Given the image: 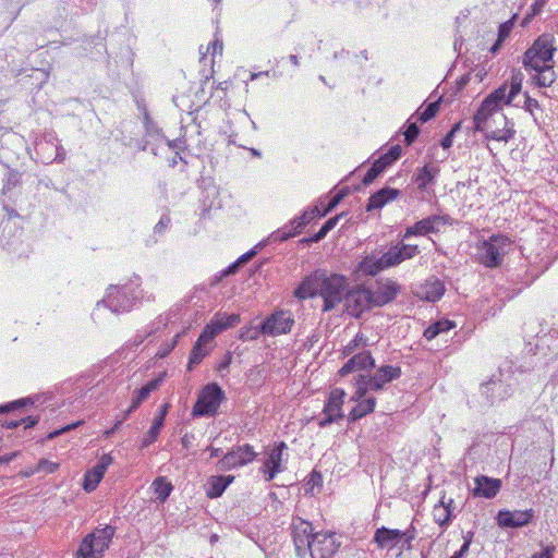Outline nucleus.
Returning a JSON list of instances; mask_svg holds the SVG:
<instances>
[{
    "instance_id": "1",
    "label": "nucleus",
    "mask_w": 558,
    "mask_h": 558,
    "mask_svg": "<svg viewBox=\"0 0 558 558\" xmlns=\"http://www.w3.org/2000/svg\"><path fill=\"white\" fill-rule=\"evenodd\" d=\"M348 287L347 277L317 269L303 279L294 290V296L299 300L320 296L324 301L323 312H329L344 301Z\"/></svg>"
},
{
    "instance_id": "2",
    "label": "nucleus",
    "mask_w": 558,
    "mask_h": 558,
    "mask_svg": "<svg viewBox=\"0 0 558 558\" xmlns=\"http://www.w3.org/2000/svg\"><path fill=\"white\" fill-rule=\"evenodd\" d=\"M114 532L116 529L112 525L95 529L81 542L76 558H101L104 553L109 548Z\"/></svg>"
},
{
    "instance_id": "3",
    "label": "nucleus",
    "mask_w": 558,
    "mask_h": 558,
    "mask_svg": "<svg viewBox=\"0 0 558 558\" xmlns=\"http://www.w3.org/2000/svg\"><path fill=\"white\" fill-rule=\"evenodd\" d=\"M554 37L548 34L541 35L523 56V65L526 70L539 69L553 60L556 47Z\"/></svg>"
},
{
    "instance_id": "4",
    "label": "nucleus",
    "mask_w": 558,
    "mask_h": 558,
    "mask_svg": "<svg viewBox=\"0 0 558 558\" xmlns=\"http://www.w3.org/2000/svg\"><path fill=\"white\" fill-rule=\"evenodd\" d=\"M510 243L509 238L505 235H492L477 245L476 257L486 267H497L501 264Z\"/></svg>"
},
{
    "instance_id": "5",
    "label": "nucleus",
    "mask_w": 558,
    "mask_h": 558,
    "mask_svg": "<svg viewBox=\"0 0 558 558\" xmlns=\"http://www.w3.org/2000/svg\"><path fill=\"white\" fill-rule=\"evenodd\" d=\"M401 376V368L398 366L385 365L379 367L371 377L359 375L355 381L357 399L364 397L368 389L381 390L385 385L398 379Z\"/></svg>"
},
{
    "instance_id": "6",
    "label": "nucleus",
    "mask_w": 558,
    "mask_h": 558,
    "mask_svg": "<svg viewBox=\"0 0 558 558\" xmlns=\"http://www.w3.org/2000/svg\"><path fill=\"white\" fill-rule=\"evenodd\" d=\"M225 398L223 390L217 384H209L204 387L193 408L195 416L215 415Z\"/></svg>"
},
{
    "instance_id": "7",
    "label": "nucleus",
    "mask_w": 558,
    "mask_h": 558,
    "mask_svg": "<svg viewBox=\"0 0 558 558\" xmlns=\"http://www.w3.org/2000/svg\"><path fill=\"white\" fill-rule=\"evenodd\" d=\"M473 122L474 129L480 132L488 131L492 126L509 123L507 117L498 108H495L490 100L486 99L477 109Z\"/></svg>"
},
{
    "instance_id": "8",
    "label": "nucleus",
    "mask_w": 558,
    "mask_h": 558,
    "mask_svg": "<svg viewBox=\"0 0 558 558\" xmlns=\"http://www.w3.org/2000/svg\"><path fill=\"white\" fill-rule=\"evenodd\" d=\"M20 183V174L17 172H9L5 183L2 189V206L3 209L9 214V217H17L19 210H22V197L19 190H16Z\"/></svg>"
},
{
    "instance_id": "9",
    "label": "nucleus",
    "mask_w": 558,
    "mask_h": 558,
    "mask_svg": "<svg viewBox=\"0 0 558 558\" xmlns=\"http://www.w3.org/2000/svg\"><path fill=\"white\" fill-rule=\"evenodd\" d=\"M294 317L290 311L278 310L267 316L262 323L264 336L277 337L289 333L294 325Z\"/></svg>"
},
{
    "instance_id": "10",
    "label": "nucleus",
    "mask_w": 558,
    "mask_h": 558,
    "mask_svg": "<svg viewBox=\"0 0 558 558\" xmlns=\"http://www.w3.org/2000/svg\"><path fill=\"white\" fill-rule=\"evenodd\" d=\"M256 456L257 453L253 446L245 444L233 447L218 461L217 465L220 471H230L251 463L255 460Z\"/></svg>"
},
{
    "instance_id": "11",
    "label": "nucleus",
    "mask_w": 558,
    "mask_h": 558,
    "mask_svg": "<svg viewBox=\"0 0 558 558\" xmlns=\"http://www.w3.org/2000/svg\"><path fill=\"white\" fill-rule=\"evenodd\" d=\"M135 299L128 287H110L106 299L98 302L97 306L105 304L112 313H125L131 311Z\"/></svg>"
},
{
    "instance_id": "12",
    "label": "nucleus",
    "mask_w": 558,
    "mask_h": 558,
    "mask_svg": "<svg viewBox=\"0 0 558 558\" xmlns=\"http://www.w3.org/2000/svg\"><path fill=\"white\" fill-rule=\"evenodd\" d=\"M319 209L314 207L310 211H304L302 216L292 219L288 225L274 231L269 238V242H282L301 232L304 226H306L316 216H319Z\"/></svg>"
},
{
    "instance_id": "13",
    "label": "nucleus",
    "mask_w": 558,
    "mask_h": 558,
    "mask_svg": "<svg viewBox=\"0 0 558 558\" xmlns=\"http://www.w3.org/2000/svg\"><path fill=\"white\" fill-rule=\"evenodd\" d=\"M340 544L337 543L333 533L318 532L313 535L307 551L312 558H331L338 550Z\"/></svg>"
},
{
    "instance_id": "14",
    "label": "nucleus",
    "mask_w": 558,
    "mask_h": 558,
    "mask_svg": "<svg viewBox=\"0 0 558 558\" xmlns=\"http://www.w3.org/2000/svg\"><path fill=\"white\" fill-rule=\"evenodd\" d=\"M344 397L345 392L340 388H335L330 391L322 417L318 421L319 427H326L343 417L342 404Z\"/></svg>"
},
{
    "instance_id": "15",
    "label": "nucleus",
    "mask_w": 558,
    "mask_h": 558,
    "mask_svg": "<svg viewBox=\"0 0 558 558\" xmlns=\"http://www.w3.org/2000/svg\"><path fill=\"white\" fill-rule=\"evenodd\" d=\"M344 301L347 311L355 317H359L365 310H369L374 306L371 289L365 288H355L352 290L348 288Z\"/></svg>"
},
{
    "instance_id": "16",
    "label": "nucleus",
    "mask_w": 558,
    "mask_h": 558,
    "mask_svg": "<svg viewBox=\"0 0 558 558\" xmlns=\"http://www.w3.org/2000/svg\"><path fill=\"white\" fill-rule=\"evenodd\" d=\"M37 146L40 148L37 154H39L40 160L44 163L60 162L65 158V151L53 132L46 133L40 142L37 143Z\"/></svg>"
},
{
    "instance_id": "17",
    "label": "nucleus",
    "mask_w": 558,
    "mask_h": 558,
    "mask_svg": "<svg viewBox=\"0 0 558 558\" xmlns=\"http://www.w3.org/2000/svg\"><path fill=\"white\" fill-rule=\"evenodd\" d=\"M291 531L298 556L303 557L307 553V546L313 538L312 523L296 517L292 519Z\"/></svg>"
},
{
    "instance_id": "18",
    "label": "nucleus",
    "mask_w": 558,
    "mask_h": 558,
    "mask_svg": "<svg viewBox=\"0 0 558 558\" xmlns=\"http://www.w3.org/2000/svg\"><path fill=\"white\" fill-rule=\"evenodd\" d=\"M287 449V444L284 441H280L274 448L266 452L267 458L265 459L263 466L260 468V472L264 474L265 481H272L278 473L283 471L282 457L283 451Z\"/></svg>"
},
{
    "instance_id": "19",
    "label": "nucleus",
    "mask_w": 558,
    "mask_h": 558,
    "mask_svg": "<svg viewBox=\"0 0 558 558\" xmlns=\"http://www.w3.org/2000/svg\"><path fill=\"white\" fill-rule=\"evenodd\" d=\"M400 292V286L390 279H380L371 289L374 306H384L392 302Z\"/></svg>"
},
{
    "instance_id": "20",
    "label": "nucleus",
    "mask_w": 558,
    "mask_h": 558,
    "mask_svg": "<svg viewBox=\"0 0 558 558\" xmlns=\"http://www.w3.org/2000/svg\"><path fill=\"white\" fill-rule=\"evenodd\" d=\"M240 322L239 314L217 313L203 329V338L211 339Z\"/></svg>"
},
{
    "instance_id": "21",
    "label": "nucleus",
    "mask_w": 558,
    "mask_h": 558,
    "mask_svg": "<svg viewBox=\"0 0 558 558\" xmlns=\"http://www.w3.org/2000/svg\"><path fill=\"white\" fill-rule=\"evenodd\" d=\"M534 517L533 509L527 510H500L497 514V523L501 527H522L527 525Z\"/></svg>"
},
{
    "instance_id": "22",
    "label": "nucleus",
    "mask_w": 558,
    "mask_h": 558,
    "mask_svg": "<svg viewBox=\"0 0 558 558\" xmlns=\"http://www.w3.org/2000/svg\"><path fill=\"white\" fill-rule=\"evenodd\" d=\"M23 243L22 231L10 219L0 225V245L8 251H17Z\"/></svg>"
},
{
    "instance_id": "23",
    "label": "nucleus",
    "mask_w": 558,
    "mask_h": 558,
    "mask_svg": "<svg viewBox=\"0 0 558 558\" xmlns=\"http://www.w3.org/2000/svg\"><path fill=\"white\" fill-rule=\"evenodd\" d=\"M112 457L110 454H102L97 464L84 476L83 487L86 492L90 493L96 489L99 482L104 477V474L108 466L112 463Z\"/></svg>"
},
{
    "instance_id": "24",
    "label": "nucleus",
    "mask_w": 558,
    "mask_h": 558,
    "mask_svg": "<svg viewBox=\"0 0 558 558\" xmlns=\"http://www.w3.org/2000/svg\"><path fill=\"white\" fill-rule=\"evenodd\" d=\"M165 377L166 373H161L158 375V377L149 380L140 389L134 390L132 403L130 408L125 411L124 417H128L133 411H135L141 405V403L147 400L149 395L161 386V384L165 380Z\"/></svg>"
},
{
    "instance_id": "25",
    "label": "nucleus",
    "mask_w": 558,
    "mask_h": 558,
    "mask_svg": "<svg viewBox=\"0 0 558 558\" xmlns=\"http://www.w3.org/2000/svg\"><path fill=\"white\" fill-rule=\"evenodd\" d=\"M402 532L401 530L381 526L375 531L373 542L377 544L378 548L390 550L401 543Z\"/></svg>"
},
{
    "instance_id": "26",
    "label": "nucleus",
    "mask_w": 558,
    "mask_h": 558,
    "mask_svg": "<svg viewBox=\"0 0 558 558\" xmlns=\"http://www.w3.org/2000/svg\"><path fill=\"white\" fill-rule=\"evenodd\" d=\"M375 361L369 351H362L352 355V357L339 369L340 376H345L352 372L373 367Z\"/></svg>"
},
{
    "instance_id": "27",
    "label": "nucleus",
    "mask_w": 558,
    "mask_h": 558,
    "mask_svg": "<svg viewBox=\"0 0 558 558\" xmlns=\"http://www.w3.org/2000/svg\"><path fill=\"white\" fill-rule=\"evenodd\" d=\"M475 485L473 490L474 496L490 499L500 490L501 481L482 475L475 478Z\"/></svg>"
},
{
    "instance_id": "28",
    "label": "nucleus",
    "mask_w": 558,
    "mask_h": 558,
    "mask_svg": "<svg viewBox=\"0 0 558 558\" xmlns=\"http://www.w3.org/2000/svg\"><path fill=\"white\" fill-rule=\"evenodd\" d=\"M482 395L486 397L490 404H494L509 396V386L500 379H490L482 385Z\"/></svg>"
},
{
    "instance_id": "29",
    "label": "nucleus",
    "mask_w": 558,
    "mask_h": 558,
    "mask_svg": "<svg viewBox=\"0 0 558 558\" xmlns=\"http://www.w3.org/2000/svg\"><path fill=\"white\" fill-rule=\"evenodd\" d=\"M445 290V284L441 280L430 277L420 288L417 295L428 302H437L444 295Z\"/></svg>"
},
{
    "instance_id": "30",
    "label": "nucleus",
    "mask_w": 558,
    "mask_h": 558,
    "mask_svg": "<svg viewBox=\"0 0 558 558\" xmlns=\"http://www.w3.org/2000/svg\"><path fill=\"white\" fill-rule=\"evenodd\" d=\"M399 193V190L388 186L377 191L368 198L366 210L372 211L375 209H380L388 202L395 199Z\"/></svg>"
},
{
    "instance_id": "31",
    "label": "nucleus",
    "mask_w": 558,
    "mask_h": 558,
    "mask_svg": "<svg viewBox=\"0 0 558 558\" xmlns=\"http://www.w3.org/2000/svg\"><path fill=\"white\" fill-rule=\"evenodd\" d=\"M352 400L356 401L357 404L351 410V412L348 415V420L351 422H355L368 413H372L375 409L376 399L374 397L365 398L362 397L357 399L356 392L352 397Z\"/></svg>"
},
{
    "instance_id": "32",
    "label": "nucleus",
    "mask_w": 558,
    "mask_h": 558,
    "mask_svg": "<svg viewBox=\"0 0 558 558\" xmlns=\"http://www.w3.org/2000/svg\"><path fill=\"white\" fill-rule=\"evenodd\" d=\"M384 269H387V266L381 262V256L375 255H367L356 266V271L364 276H375Z\"/></svg>"
},
{
    "instance_id": "33",
    "label": "nucleus",
    "mask_w": 558,
    "mask_h": 558,
    "mask_svg": "<svg viewBox=\"0 0 558 558\" xmlns=\"http://www.w3.org/2000/svg\"><path fill=\"white\" fill-rule=\"evenodd\" d=\"M439 173L437 167L425 165L418 168L414 174V182L420 191H425L429 184H433Z\"/></svg>"
},
{
    "instance_id": "34",
    "label": "nucleus",
    "mask_w": 558,
    "mask_h": 558,
    "mask_svg": "<svg viewBox=\"0 0 558 558\" xmlns=\"http://www.w3.org/2000/svg\"><path fill=\"white\" fill-rule=\"evenodd\" d=\"M234 481L233 475H219V476H211L208 480V489H207V496L209 498H218L220 497L223 492L227 489V487Z\"/></svg>"
},
{
    "instance_id": "35",
    "label": "nucleus",
    "mask_w": 558,
    "mask_h": 558,
    "mask_svg": "<svg viewBox=\"0 0 558 558\" xmlns=\"http://www.w3.org/2000/svg\"><path fill=\"white\" fill-rule=\"evenodd\" d=\"M213 341L211 339L203 338V332L199 335L196 340L189 357V369H193L195 365H198L203 359L208 354L209 350L205 347L206 343Z\"/></svg>"
},
{
    "instance_id": "36",
    "label": "nucleus",
    "mask_w": 558,
    "mask_h": 558,
    "mask_svg": "<svg viewBox=\"0 0 558 558\" xmlns=\"http://www.w3.org/2000/svg\"><path fill=\"white\" fill-rule=\"evenodd\" d=\"M533 71H535L533 80L539 87H548L556 80L554 66L550 64L539 66V69H533Z\"/></svg>"
},
{
    "instance_id": "37",
    "label": "nucleus",
    "mask_w": 558,
    "mask_h": 558,
    "mask_svg": "<svg viewBox=\"0 0 558 558\" xmlns=\"http://www.w3.org/2000/svg\"><path fill=\"white\" fill-rule=\"evenodd\" d=\"M433 232V226L429 222L428 217L415 222L413 226L408 227L402 235V240H407L411 236H422Z\"/></svg>"
},
{
    "instance_id": "38",
    "label": "nucleus",
    "mask_w": 558,
    "mask_h": 558,
    "mask_svg": "<svg viewBox=\"0 0 558 558\" xmlns=\"http://www.w3.org/2000/svg\"><path fill=\"white\" fill-rule=\"evenodd\" d=\"M454 327H456V324L451 320H448V319L437 320L425 329L424 337L427 340H433L438 335H440L442 332H447Z\"/></svg>"
},
{
    "instance_id": "39",
    "label": "nucleus",
    "mask_w": 558,
    "mask_h": 558,
    "mask_svg": "<svg viewBox=\"0 0 558 558\" xmlns=\"http://www.w3.org/2000/svg\"><path fill=\"white\" fill-rule=\"evenodd\" d=\"M404 260H407V258L403 255L399 244L392 245L386 253L381 255V262H384L387 268L398 266Z\"/></svg>"
},
{
    "instance_id": "40",
    "label": "nucleus",
    "mask_w": 558,
    "mask_h": 558,
    "mask_svg": "<svg viewBox=\"0 0 558 558\" xmlns=\"http://www.w3.org/2000/svg\"><path fill=\"white\" fill-rule=\"evenodd\" d=\"M151 487L154 489V493L156 495V499L163 502L167 500V498L170 496L173 486L170 482L166 480L163 476L157 477L153 484Z\"/></svg>"
},
{
    "instance_id": "41",
    "label": "nucleus",
    "mask_w": 558,
    "mask_h": 558,
    "mask_svg": "<svg viewBox=\"0 0 558 558\" xmlns=\"http://www.w3.org/2000/svg\"><path fill=\"white\" fill-rule=\"evenodd\" d=\"M507 125L508 124H504L502 129H494V126H492L488 131H484L486 138L495 140L498 142H509L511 138H513L515 132L512 128H508Z\"/></svg>"
},
{
    "instance_id": "42",
    "label": "nucleus",
    "mask_w": 558,
    "mask_h": 558,
    "mask_svg": "<svg viewBox=\"0 0 558 558\" xmlns=\"http://www.w3.org/2000/svg\"><path fill=\"white\" fill-rule=\"evenodd\" d=\"M390 165L380 156L367 170L366 174L363 178V184H371Z\"/></svg>"
},
{
    "instance_id": "43",
    "label": "nucleus",
    "mask_w": 558,
    "mask_h": 558,
    "mask_svg": "<svg viewBox=\"0 0 558 558\" xmlns=\"http://www.w3.org/2000/svg\"><path fill=\"white\" fill-rule=\"evenodd\" d=\"M163 424L160 422V417H155L153 424L146 435L143 437L142 447L146 448L155 442L160 434Z\"/></svg>"
},
{
    "instance_id": "44",
    "label": "nucleus",
    "mask_w": 558,
    "mask_h": 558,
    "mask_svg": "<svg viewBox=\"0 0 558 558\" xmlns=\"http://www.w3.org/2000/svg\"><path fill=\"white\" fill-rule=\"evenodd\" d=\"M521 84H522L521 77L512 76L510 88L508 89V95H507V105H513L515 107L521 106V100L515 101V98L519 96L520 90H521Z\"/></svg>"
},
{
    "instance_id": "45",
    "label": "nucleus",
    "mask_w": 558,
    "mask_h": 558,
    "mask_svg": "<svg viewBox=\"0 0 558 558\" xmlns=\"http://www.w3.org/2000/svg\"><path fill=\"white\" fill-rule=\"evenodd\" d=\"M428 219L433 226L432 233H438L441 231L442 227L451 226L453 223V219L449 215H432L428 216Z\"/></svg>"
},
{
    "instance_id": "46",
    "label": "nucleus",
    "mask_w": 558,
    "mask_h": 558,
    "mask_svg": "<svg viewBox=\"0 0 558 558\" xmlns=\"http://www.w3.org/2000/svg\"><path fill=\"white\" fill-rule=\"evenodd\" d=\"M367 345V338L363 333H357L345 347L343 353L345 355L355 354V351Z\"/></svg>"
},
{
    "instance_id": "47",
    "label": "nucleus",
    "mask_w": 558,
    "mask_h": 558,
    "mask_svg": "<svg viewBox=\"0 0 558 558\" xmlns=\"http://www.w3.org/2000/svg\"><path fill=\"white\" fill-rule=\"evenodd\" d=\"M507 95L508 87L507 85H502L499 88H497L494 93H492L489 96H487L485 99L490 100L492 105L500 110V102L505 101V104H507Z\"/></svg>"
},
{
    "instance_id": "48",
    "label": "nucleus",
    "mask_w": 558,
    "mask_h": 558,
    "mask_svg": "<svg viewBox=\"0 0 558 558\" xmlns=\"http://www.w3.org/2000/svg\"><path fill=\"white\" fill-rule=\"evenodd\" d=\"M433 514H434L435 521L440 526H448L453 517L451 510H445L444 508H440L438 506H435Z\"/></svg>"
},
{
    "instance_id": "49",
    "label": "nucleus",
    "mask_w": 558,
    "mask_h": 558,
    "mask_svg": "<svg viewBox=\"0 0 558 558\" xmlns=\"http://www.w3.org/2000/svg\"><path fill=\"white\" fill-rule=\"evenodd\" d=\"M416 537V530L413 525H410L405 531L402 532V541L399 544L400 554L403 550H410L412 548V542Z\"/></svg>"
},
{
    "instance_id": "50",
    "label": "nucleus",
    "mask_w": 558,
    "mask_h": 558,
    "mask_svg": "<svg viewBox=\"0 0 558 558\" xmlns=\"http://www.w3.org/2000/svg\"><path fill=\"white\" fill-rule=\"evenodd\" d=\"M260 335H264L262 324L255 327L243 328L240 332V339L242 341H252L258 339Z\"/></svg>"
},
{
    "instance_id": "51",
    "label": "nucleus",
    "mask_w": 558,
    "mask_h": 558,
    "mask_svg": "<svg viewBox=\"0 0 558 558\" xmlns=\"http://www.w3.org/2000/svg\"><path fill=\"white\" fill-rule=\"evenodd\" d=\"M439 109L438 101L428 104L423 111L418 112V120L421 122H427L432 118H434Z\"/></svg>"
},
{
    "instance_id": "52",
    "label": "nucleus",
    "mask_w": 558,
    "mask_h": 558,
    "mask_svg": "<svg viewBox=\"0 0 558 558\" xmlns=\"http://www.w3.org/2000/svg\"><path fill=\"white\" fill-rule=\"evenodd\" d=\"M28 402L33 403L32 398H25L15 400L13 402H10L8 404L0 405V413H8L15 410L23 409Z\"/></svg>"
},
{
    "instance_id": "53",
    "label": "nucleus",
    "mask_w": 558,
    "mask_h": 558,
    "mask_svg": "<svg viewBox=\"0 0 558 558\" xmlns=\"http://www.w3.org/2000/svg\"><path fill=\"white\" fill-rule=\"evenodd\" d=\"M21 423H25L26 427H33L35 425V418H33L32 416H27L26 418L22 417L21 420L5 418L2 422V425L7 428H15Z\"/></svg>"
},
{
    "instance_id": "54",
    "label": "nucleus",
    "mask_w": 558,
    "mask_h": 558,
    "mask_svg": "<svg viewBox=\"0 0 558 558\" xmlns=\"http://www.w3.org/2000/svg\"><path fill=\"white\" fill-rule=\"evenodd\" d=\"M420 129L416 123H409L404 131V142L407 145H411L417 137Z\"/></svg>"
},
{
    "instance_id": "55",
    "label": "nucleus",
    "mask_w": 558,
    "mask_h": 558,
    "mask_svg": "<svg viewBox=\"0 0 558 558\" xmlns=\"http://www.w3.org/2000/svg\"><path fill=\"white\" fill-rule=\"evenodd\" d=\"M520 107H523L527 112L534 116V111L539 109V104L536 99L530 97L527 94H524Z\"/></svg>"
},
{
    "instance_id": "56",
    "label": "nucleus",
    "mask_w": 558,
    "mask_h": 558,
    "mask_svg": "<svg viewBox=\"0 0 558 558\" xmlns=\"http://www.w3.org/2000/svg\"><path fill=\"white\" fill-rule=\"evenodd\" d=\"M472 537H473V533L468 532L463 536V544H462L461 548L457 553H454V555L451 558H463L466 555V553L469 551L470 545L472 543Z\"/></svg>"
},
{
    "instance_id": "57",
    "label": "nucleus",
    "mask_w": 558,
    "mask_h": 558,
    "mask_svg": "<svg viewBox=\"0 0 558 558\" xmlns=\"http://www.w3.org/2000/svg\"><path fill=\"white\" fill-rule=\"evenodd\" d=\"M513 20L514 16L511 20L500 24L498 29V43H502L509 36L513 28Z\"/></svg>"
},
{
    "instance_id": "58",
    "label": "nucleus",
    "mask_w": 558,
    "mask_h": 558,
    "mask_svg": "<svg viewBox=\"0 0 558 558\" xmlns=\"http://www.w3.org/2000/svg\"><path fill=\"white\" fill-rule=\"evenodd\" d=\"M401 146L395 145L391 146L387 154L383 155V159L386 160L389 165H392L396 160H398L401 156Z\"/></svg>"
},
{
    "instance_id": "59",
    "label": "nucleus",
    "mask_w": 558,
    "mask_h": 558,
    "mask_svg": "<svg viewBox=\"0 0 558 558\" xmlns=\"http://www.w3.org/2000/svg\"><path fill=\"white\" fill-rule=\"evenodd\" d=\"M348 194V191L347 189L344 190H340L338 193H336L329 201L328 205H327V208L326 210L324 211L323 215H326L328 214L329 211H331L343 198L344 196Z\"/></svg>"
},
{
    "instance_id": "60",
    "label": "nucleus",
    "mask_w": 558,
    "mask_h": 558,
    "mask_svg": "<svg viewBox=\"0 0 558 558\" xmlns=\"http://www.w3.org/2000/svg\"><path fill=\"white\" fill-rule=\"evenodd\" d=\"M53 398H54V396L52 393H43L40 396L37 395V399H36L37 408L39 405H45V408H51V410H54L56 407L59 405V403L58 402L50 403L49 401H51Z\"/></svg>"
},
{
    "instance_id": "61",
    "label": "nucleus",
    "mask_w": 558,
    "mask_h": 558,
    "mask_svg": "<svg viewBox=\"0 0 558 558\" xmlns=\"http://www.w3.org/2000/svg\"><path fill=\"white\" fill-rule=\"evenodd\" d=\"M58 463L48 460H40L37 462V473L49 474L57 470Z\"/></svg>"
},
{
    "instance_id": "62",
    "label": "nucleus",
    "mask_w": 558,
    "mask_h": 558,
    "mask_svg": "<svg viewBox=\"0 0 558 558\" xmlns=\"http://www.w3.org/2000/svg\"><path fill=\"white\" fill-rule=\"evenodd\" d=\"M460 128V124H456L447 134L446 136L441 140V147L444 149H448L452 146V143H453V136H454V133L459 130Z\"/></svg>"
},
{
    "instance_id": "63",
    "label": "nucleus",
    "mask_w": 558,
    "mask_h": 558,
    "mask_svg": "<svg viewBox=\"0 0 558 558\" xmlns=\"http://www.w3.org/2000/svg\"><path fill=\"white\" fill-rule=\"evenodd\" d=\"M399 245H400V248L402 250L403 255L405 256L407 259L413 258L414 256H416L420 253L417 245H411V244H404V243H401Z\"/></svg>"
},
{
    "instance_id": "64",
    "label": "nucleus",
    "mask_w": 558,
    "mask_h": 558,
    "mask_svg": "<svg viewBox=\"0 0 558 558\" xmlns=\"http://www.w3.org/2000/svg\"><path fill=\"white\" fill-rule=\"evenodd\" d=\"M171 219L168 214H163L154 228L155 233H162L170 225Z\"/></svg>"
}]
</instances>
